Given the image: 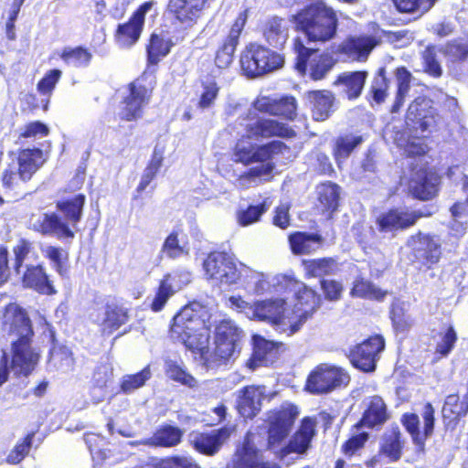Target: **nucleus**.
I'll return each mask as SVG.
<instances>
[{
	"instance_id": "obj_51",
	"label": "nucleus",
	"mask_w": 468,
	"mask_h": 468,
	"mask_svg": "<svg viewBox=\"0 0 468 468\" xmlns=\"http://www.w3.org/2000/svg\"><path fill=\"white\" fill-rule=\"evenodd\" d=\"M202 90L200 92L197 107L201 110H207L214 106L219 92V86L214 79H207L201 82Z\"/></svg>"
},
{
	"instance_id": "obj_12",
	"label": "nucleus",
	"mask_w": 468,
	"mask_h": 468,
	"mask_svg": "<svg viewBox=\"0 0 468 468\" xmlns=\"http://www.w3.org/2000/svg\"><path fill=\"white\" fill-rule=\"evenodd\" d=\"M298 414L297 408L292 405L282 406L281 410L270 412L268 443L271 449L288 436Z\"/></svg>"
},
{
	"instance_id": "obj_53",
	"label": "nucleus",
	"mask_w": 468,
	"mask_h": 468,
	"mask_svg": "<svg viewBox=\"0 0 468 468\" xmlns=\"http://www.w3.org/2000/svg\"><path fill=\"white\" fill-rule=\"evenodd\" d=\"M60 58L68 65H72L74 67H86L89 65L92 55L81 47L75 48H65Z\"/></svg>"
},
{
	"instance_id": "obj_35",
	"label": "nucleus",
	"mask_w": 468,
	"mask_h": 468,
	"mask_svg": "<svg viewBox=\"0 0 468 468\" xmlns=\"http://www.w3.org/2000/svg\"><path fill=\"white\" fill-rule=\"evenodd\" d=\"M291 249L294 254H309L317 250L322 245L323 239L317 234L296 232L289 237Z\"/></svg>"
},
{
	"instance_id": "obj_55",
	"label": "nucleus",
	"mask_w": 468,
	"mask_h": 468,
	"mask_svg": "<svg viewBox=\"0 0 468 468\" xmlns=\"http://www.w3.org/2000/svg\"><path fill=\"white\" fill-rule=\"evenodd\" d=\"M152 374L148 367L136 374L125 375L121 382V389L126 394H130L134 390L144 386L145 382L150 379Z\"/></svg>"
},
{
	"instance_id": "obj_22",
	"label": "nucleus",
	"mask_w": 468,
	"mask_h": 468,
	"mask_svg": "<svg viewBox=\"0 0 468 468\" xmlns=\"http://www.w3.org/2000/svg\"><path fill=\"white\" fill-rule=\"evenodd\" d=\"M247 136L250 139L269 138L271 136L292 137L293 130L275 120L261 119L247 125Z\"/></svg>"
},
{
	"instance_id": "obj_6",
	"label": "nucleus",
	"mask_w": 468,
	"mask_h": 468,
	"mask_svg": "<svg viewBox=\"0 0 468 468\" xmlns=\"http://www.w3.org/2000/svg\"><path fill=\"white\" fill-rule=\"evenodd\" d=\"M350 381L348 373L342 367L329 363L317 365L309 374L305 388L312 394H328L346 387Z\"/></svg>"
},
{
	"instance_id": "obj_45",
	"label": "nucleus",
	"mask_w": 468,
	"mask_h": 468,
	"mask_svg": "<svg viewBox=\"0 0 468 468\" xmlns=\"http://www.w3.org/2000/svg\"><path fill=\"white\" fill-rule=\"evenodd\" d=\"M463 188L467 196L466 201L464 203H456L451 208L453 218L452 229H455L458 233L463 232L468 224V177L464 178Z\"/></svg>"
},
{
	"instance_id": "obj_47",
	"label": "nucleus",
	"mask_w": 468,
	"mask_h": 468,
	"mask_svg": "<svg viewBox=\"0 0 468 468\" xmlns=\"http://www.w3.org/2000/svg\"><path fill=\"white\" fill-rule=\"evenodd\" d=\"M318 198L325 210L335 211L338 207L339 186L334 183H323L317 187Z\"/></svg>"
},
{
	"instance_id": "obj_15",
	"label": "nucleus",
	"mask_w": 468,
	"mask_h": 468,
	"mask_svg": "<svg viewBox=\"0 0 468 468\" xmlns=\"http://www.w3.org/2000/svg\"><path fill=\"white\" fill-rule=\"evenodd\" d=\"M406 118L408 122L418 124L422 133L436 130L442 122L436 109L431 107V101L420 97L409 106Z\"/></svg>"
},
{
	"instance_id": "obj_33",
	"label": "nucleus",
	"mask_w": 468,
	"mask_h": 468,
	"mask_svg": "<svg viewBox=\"0 0 468 468\" xmlns=\"http://www.w3.org/2000/svg\"><path fill=\"white\" fill-rule=\"evenodd\" d=\"M264 58L259 52V45L251 43L248 45L240 54V67L243 73L249 78H256L263 75L261 58Z\"/></svg>"
},
{
	"instance_id": "obj_2",
	"label": "nucleus",
	"mask_w": 468,
	"mask_h": 468,
	"mask_svg": "<svg viewBox=\"0 0 468 468\" xmlns=\"http://www.w3.org/2000/svg\"><path fill=\"white\" fill-rule=\"evenodd\" d=\"M295 28L314 47L334 40L339 25L338 12L324 0H314L294 16Z\"/></svg>"
},
{
	"instance_id": "obj_10",
	"label": "nucleus",
	"mask_w": 468,
	"mask_h": 468,
	"mask_svg": "<svg viewBox=\"0 0 468 468\" xmlns=\"http://www.w3.org/2000/svg\"><path fill=\"white\" fill-rule=\"evenodd\" d=\"M203 267L207 279L221 285L234 284L240 277L233 260L225 252L210 253Z\"/></svg>"
},
{
	"instance_id": "obj_52",
	"label": "nucleus",
	"mask_w": 468,
	"mask_h": 468,
	"mask_svg": "<svg viewBox=\"0 0 468 468\" xmlns=\"http://www.w3.org/2000/svg\"><path fill=\"white\" fill-rule=\"evenodd\" d=\"M183 431L173 426H165L158 430L152 440L155 445L163 447H172L178 444L181 441Z\"/></svg>"
},
{
	"instance_id": "obj_44",
	"label": "nucleus",
	"mask_w": 468,
	"mask_h": 468,
	"mask_svg": "<svg viewBox=\"0 0 468 468\" xmlns=\"http://www.w3.org/2000/svg\"><path fill=\"white\" fill-rule=\"evenodd\" d=\"M313 116L316 121L325 120L333 106V96L328 91L312 92Z\"/></svg>"
},
{
	"instance_id": "obj_41",
	"label": "nucleus",
	"mask_w": 468,
	"mask_h": 468,
	"mask_svg": "<svg viewBox=\"0 0 468 468\" xmlns=\"http://www.w3.org/2000/svg\"><path fill=\"white\" fill-rule=\"evenodd\" d=\"M247 21V11L241 12L232 25L229 33L222 45L219 47L221 51L233 58L236 48L239 44V36Z\"/></svg>"
},
{
	"instance_id": "obj_18",
	"label": "nucleus",
	"mask_w": 468,
	"mask_h": 468,
	"mask_svg": "<svg viewBox=\"0 0 468 468\" xmlns=\"http://www.w3.org/2000/svg\"><path fill=\"white\" fill-rule=\"evenodd\" d=\"M151 92L144 85L134 81L129 86V94L125 97L119 112L121 119L134 121L142 117L143 109L148 104Z\"/></svg>"
},
{
	"instance_id": "obj_8",
	"label": "nucleus",
	"mask_w": 468,
	"mask_h": 468,
	"mask_svg": "<svg viewBox=\"0 0 468 468\" xmlns=\"http://www.w3.org/2000/svg\"><path fill=\"white\" fill-rule=\"evenodd\" d=\"M406 247L410 250V260L420 266L430 267L439 261L441 257V245L434 237L418 232L411 235Z\"/></svg>"
},
{
	"instance_id": "obj_34",
	"label": "nucleus",
	"mask_w": 468,
	"mask_h": 468,
	"mask_svg": "<svg viewBox=\"0 0 468 468\" xmlns=\"http://www.w3.org/2000/svg\"><path fill=\"white\" fill-rule=\"evenodd\" d=\"M367 76L366 71L344 73L338 77L335 84L341 87L348 99H356L361 94Z\"/></svg>"
},
{
	"instance_id": "obj_36",
	"label": "nucleus",
	"mask_w": 468,
	"mask_h": 468,
	"mask_svg": "<svg viewBox=\"0 0 468 468\" xmlns=\"http://www.w3.org/2000/svg\"><path fill=\"white\" fill-rule=\"evenodd\" d=\"M263 36L267 42L274 47H282L288 38L286 22L279 17H272L264 26Z\"/></svg>"
},
{
	"instance_id": "obj_23",
	"label": "nucleus",
	"mask_w": 468,
	"mask_h": 468,
	"mask_svg": "<svg viewBox=\"0 0 468 468\" xmlns=\"http://www.w3.org/2000/svg\"><path fill=\"white\" fill-rule=\"evenodd\" d=\"M315 420L312 418L303 419L298 431L290 439L288 444L282 449V457L292 452L305 453L315 434Z\"/></svg>"
},
{
	"instance_id": "obj_9",
	"label": "nucleus",
	"mask_w": 468,
	"mask_h": 468,
	"mask_svg": "<svg viewBox=\"0 0 468 468\" xmlns=\"http://www.w3.org/2000/svg\"><path fill=\"white\" fill-rule=\"evenodd\" d=\"M3 330L11 343L32 340L34 335L27 312L16 303H10L5 307Z\"/></svg>"
},
{
	"instance_id": "obj_24",
	"label": "nucleus",
	"mask_w": 468,
	"mask_h": 468,
	"mask_svg": "<svg viewBox=\"0 0 468 468\" xmlns=\"http://www.w3.org/2000/svg\"><path fill=\"white\" fill-rule=\"evenodd\" d=\"M231 429L228 427L213 431L211 433H197L192 436L194 448L205 454H215L229 438Z\"/></svg>"
},
{
	"instance_id": "obj_60",
	"label": "nucleus",
	"mask_w": 468,
	"mask_h": 468,
	"mask_svg": "<svg viewBox=\"0 0 468 468\" xmlns=\"http://www.w3.org/2000/svg\"><path fill=\"white\" fill-rule=\"evenodd\" d=\"M35 433L31 432L20 442H17L6 457V462L11 464L19 463L28 453Z\"/></svg>"
},
{
	"instance_id": "obj_29",
	"label": "nucleus",
	"mask_w": 468,
	"mask_h": 468,
	"mask_svg": "<svg viewBox=\"0 0 468 468\" xmlns=\"http://www.w3.org/2000/svg\"><path fill=\"white\" fill-rule=\"evenodd\" d=\"M207 0H170L168 9L182 23L192 24L200 16Z\"/></svg>"
},
{
	"instance_id": "obj_62",
	"label": "nucleus",
	"mask_w": 468,
	"mask_h": 468,
	"mask_svg": "<svg viewBox=\"0 0 468 468\" xmlns=\"http://www.w3.org/2000/svg\"><path fill=\"white\" fill-rule=\"evenodd\" d=\"M424 61L425 71L433 77H440L441 75V68L436 59V54L433 48H427L422 53Z\"/></svg>"
},
{
	"instance_id": "obj_13",
	"label": "nucleus",
	"mask_w": 468,
	"mask_h": 468,
	"mask_svg": "<svg viewBox=\"0 0 468 468\" xmlns=\"http://www.w3.org/2000/svg\"><path fill=\"white\" fill-rule=\"evenodd\" d=\"M242 331L230 320L221 321L216 327L214 356L227 360L237 348Z\"/></svg>"
},
{
	"instance_id": "obj_63",
	"label": "nucleus",
	"mask_w": 468,
	"mask_h": 468,
	"mask_svg": "<svg viewBox=\"0 0 468 468\" xmlns=\"http://www.w3.org/2000/svg\"><path fill=\"white\" fill-rule=\"evenodd\" d=\"M155 468H199L191 458L176 456L160 461Z\"/></svg>"
},
{
	"instance_id": "obj_58",
	"label": "nucleus",
	"mask_w": 468,
	"mask_h": 468,
	"mask_svg": "<svg viewBox=\"0 0 468 468\" xmlns=\"http://www.w3.org/2000/svg\"><path fill=\"white\" fill-rule=\"evenodd\" d=\"M163 157L156 152L154 153L150 164L144 171L141 181L137 186L138 192H143L155 177L157 172L162 166Z\"/></svg>"
},
{
	"instance_id": "obj_26",
	"label": "nucleus",
	"mask_w": 468,
	"mask_h": 468,
	"mask_svg": "<svg viewBox=\"0 0 468 468\" xmlns=\"http://www.w3.org/2000/svg\"><path fill=\"white\" fill-rule=\"evenodd\" d=\"M43 152L40 149H24L20 151L16 157V165L18 176L21 182H27L44 164Z\"/></svg>"
},
{
	"instance_id": "obj_14",
	"label": "nucleus",
	"mask_w": 468,
	"mask_h": 468,
	"mask_svg": "<svg viewBox=\"0 0 468 468\" xmlns=\"http://www.w3.org/2000/svg\"><path fill=\"white\" fill-rule=\"evenodd\" d=\"M385 347L382 336L375 335L365 340L351 352L353 366L364 372H372L376 368L378 356Z\"/></svg>"
},
{
	"instance_id": "obj_4",
	"label": "nucleus",
	"mask_w": 468,
	"mask_h": 468,
	"mask_svg": "<svg viewBox=\"0 0 468 468\" xmlns=\"http://www.w3.org/2000/svg\"><path fill=\"white\" fill-rule=\"evenodd\" d=\"M252 320L271 324L276 331L292 335L306 322L308 314H295L282 298H271L254 303Z\"/></svg>"
},
{
	"instance_id": "obj_20",
	"label": "nucleus",
	"mask_w": 468,
	"mask_h": 468,
	"mask_svg": "<svg viewBox=\"0 0 468 468\" xmlns=\"http://www.w3.org/2000/svg\"><path fill=\"white\" fill-rule=\"evenodd\" d=\"M364 412L359 425L369 429L381 427L389 419L387 405L379 396H371L363 401Z\"/></svg>"
},
{
	"instance_id": "obj_46",
	"label": "nucleus",
	"mask_w": 468,
	"mask_h": 468,
	"mask_svg": "<svg viewBox=\"0 0 468 468\" xmlns=\"http://www.w3.org/2000/svg\"><path fill=\"white\" fill-rule=\"evenodd\" d=\"M396 78L398 82V91L396 100L391 108L392 112H397L403 105L406 97L410 89V82L412 80L411 73L405 68H399L396 71Z\"/></svg>"
},
{
	"instance_id": "obj_50",
	"label": "nucleus",
	"mask_w": 468,
	"mask_h": 468,
	"mask_svg": "<svg viewBox=\"0 0 468 468\" xmlns=\"http://www.w3.org/2000/svg\"><path fill=\"white\" fill-rule=\"evenodd\" d=\"M298 299L300 304L305 305L306 308L302 311L299 310V312L294 311L295 314H308L306 321L312 317L322 303L321 296L315 291L307 287H303V290L299 291Z\"/></svg>"
},
{
	"instance_id": "obj_61",
	"label": "nucleus",
	"mask_w": 468,
	"mask_h": 468,
	"mask_svg": "<svg viewBox=\"0 0 468 468\" xmlns=\"http://www.w3.org/2000/svg\"><path fill=\"white\" fill-rule=\"evenodd\" d=\"M166 374L172 379L181 382L184 385L193 387L196 385V379L182 369L178 365L173 361H167L166 364Z\"/></svg>"
},
{
	"instance_id": "obj_11",
	"label": "nucleus",
	"mask_w": 468,
	"mask_h": 468,
	"mask_svg": "<svg viewBox=\"0 0 468 468\" xmlns=\"http://www.w3.org/2000/svg\"><path fill=\"white\" fill-rule=\"evenodd\" d=\"M431 212L424 210H410L398 207L380 214L376 220L378 230L381 232H395L407 229L416 224L424 217H429Z\"/></svg>"
},
{
	"instance_id": "obj_28",
	"label": "nucleus",
	"mask_w": 468,
	"mask_h": 468,
	"mask_svg": "<svg viewBox=\"0 0 468 468\" xmlns=\"http://www.w3.org/2000/svg\"><path fill=\"white\" fill-rule=\"evenodd\" d=\"M242 287L244 290L254 295H261L270 290L271 283L269 275L253 270L246 265H241L239 270Z\"/></svg>"
},
{
	"instance_id": "obj_40",
	"label": "nucleus",
	"mask_w": 468,
	"mask_h": 468,
	"mask_svg": "<svg viewBox=\"0 0 468 468\" xmlns=\"http://www.w3.org/2000/svg\"><path fill=\"white\" fill-rule=\"evenodd\" d=\"M362 142L363 137L361 135L346 134L336 138L333 154L338 165L347 159L353 150Z\"/></svg>"
},
{
	"instance_id": "obj_1",
	"label": "nucleus",
	"mask_w": 468,
	"mask_h": 468,
	"mask_svg": "<svg viewBox=\"0 0 468 468\" xmlns=\"http://www.w3.org/2000/svg\"><path fill=\"white\" fill-rule=\"evenodd\" d=\"M289 148L281 141H272L270 144L254 146L243 140L238 142L234 151V161L249 165L261 163L240 175L236 179L239 188L248 189L255 187L263 182L271 180L274 165L270 160L277 154H283Z\"/></svg>"
},
{
	"instance_id": "obj_32",
	"label": "nucleus",
	"mask_w": 468,
	"mask_h": 468,
	"mask_svg": "<svg viewBox=\"0 0 468 468\" xmlns=\"http://www.w3.org/2000/svg\"><path fill=\"white\" fill-rule=\"evenodd\" d=\"M253 339L254 348L251 358L248 362L249 367L254 369L261 366L271 364L277 354L275 344L260 336H255Z\"/></svg>"
},
{
	"instance_id": "obj_16",
	"label": "nucleus",
	"mask_w": 468,
	"mask_h": 468,
	"mask_svg": "<svg viewBox=\"0 0 468 468\" xmlns=\"http://www.w3.org/2000/svg\"><path fill=\"white\" fill-rule=\"evenodd\" d=\"M190 282L191 273L186 270H176L165 275L151 303L152 310L161 311L168 299Z\"/></svg>"
},
{
	"instance_id": "obj_38",
	"label": "nucleus",
	"mask_w": 468,
	"mask_h": 468,
	"mask_svg": "<svg viewBox=\"0 0 468 468\" xmlns=\"http://www.w3.org/2000/svg\"><path fill=\"white\" fill-rule=\"evenodd\" d=\"M303 264L306 273L312 277L334 275L339 271V264L334 258L305 260Z\"/></svg>"
},
{
	"instance_id": "obj_43",
	"label": "nucleus",
	"mask_w": 468,
	"mask_h": 468,
	"mask_svg": "<svg viewBox=\"0 0 468 468\" xmlns=\"http://www.w3.org/2000/svg\"><path fill=\"white\" fill-rule=\"evenodd\" d=\"M468 412V394L460 399L457 394L449 395L442 408V415L447 419H458Z\"/></svg>"
},
{
	"instance_id": "obj_54",
	"label": "nucleus",
	"mask_w": 468,
	"mask_h": 468,
	"mask_svg": "<svg viewBox=\"0 0 468 468\" xmlns=\"http://www.w3.org/2000/svg\"><path fill=\"white\" fill-rule=\"evenodd\" d=\"M271 206V202L269 198H266L261 205L250 206L247 209L240 210L238 213V222L243 227L253 224L260 220L261 215L265 213Z\"/></svg>"
},
{
	"instance_id": "obj_7",
	"label": "nucleus",
	"mask_w": 468,
	"mask_h": 468,
	"mask_svg": "<svg viewBox=\"0 0 468 468\" xmlns=\"http://www.w3.org/2000/svg\"><path fill=\"white\" fill-rule=\"evenodd\" d=\"M294 50L297 53V70L303 74L309 67L310 76L314 80H322L335 65L331 56L319 54L318 47L307 48L300 39L295 40Z\"/></svg>"
},
{
	"instance_id": "obj_56",
	"label": "nucleus",
	"mask_w": 468,
	"mask_h": 468,
	"mask_svg": "<svg viewBox=\"0 0 468 468\" xmlns=\"http://www.w3.org/2000/svg\"><path fill=\"white\" fill-rule=\"evenodd\" d=\"M351 293L361 298L381 300L385 297L387 292L382 291L372 282L362 279L355 282Z\"/></svg>"
},
{
	"instance_id": "obj_37",
	"label": "nucleus",
	"mask_w": 468,
	"mask_h": 468,
	"mask_svg": "<svg viewBox=\"0 0 468 468\" xmlns=\"http://www.w3.org/2000/svg\"><path fill=\"white\" fill-rule=\"evenodd\" d=\"M401 449L399 429L391 427L382 436L380 452L388 457L390 461L395 462L401 457Z\"/></svg>"
},
{
	"instance_id": "obj_39",
	"label": "nucleus",
	"mask_w": 468,
	"mask_h": 468,
	"mask_svg": "<svg viewBox=\"0 0 468 468\" xmlns=\"http://www.w3.org/2000/svg\"><path fill=\"white\" fill-rule=\"evenodd\" d=\"M129 319V308L123 304L110 303L105 310L103 320V331L109 329V333L118 329Z\"/></svg>"
},
{
	"instance_id": "obj_59",
	"label": "nucleus",
	"mask_w": 468,
	"mask_h": 468,
	"mask_svg": "<svg viewBox=\"0 0 468 468\" xmlns=\"http://www.w3.org/2000/svg\"><path fill=\"white\" fill-rule=\"evenodd\" d=\"M162 252L169 259H176L183 255H187L188 250L185 245L180 244L176 233H171L162 246Z\"/></svg>"
},
{
	"instance_id": "obj_30",
	"label": "nucleus",
	"mask_w": 468,
	"mask_h": 468,
	"mask_svg": "<svg viewBox=\"0 0 468 468\" xmlns=\"http://www.w3.org/2000/svg\"><path fill=\"white\" fill-rule=\"evenodd\" d=\"M377 41L372 37H349L340 47L341 51L355 60H366L376 47Z\"/></svg>"
},
{
	"instance_id": "obj_27",
	"label": "nucleus",
	"mask_w": 468,
	"mask_h": 468,
	"mask_svg": "<svg viewBox=\"0 0 468 468\" xmlns=\"http://www.w3.org/2000/svg\"><path fill=\"white\" fill-rule=\"evenodd\" d=\"M255 108L260 112L281 115L290 120L296 116V101L293 97L287 96L280 100L263 97L256 101Z\"/></svg>"
},
{
	"instance_id": "obj_5",
	"label": "nucleus",
	"mask_w": 468,
	"mask_h": 468,
	"mask_svg": "<svg viewBox=\"0 0 468 468\" xmlns=\"http://www.w3.org/2000/svg\"><path fill=\"white\" fill-rule=\"evenodd\" d=\"M85 203V196L76 195L73 198L58 203V208L63 213L68 223L63 222L55 214H43L35 222L33 228L43 233L55 235L58 238H73L74 233L69 225L75 227L80 221L82 208Z\"/></svg>"
},
{
	"instance_id": "obj_57",
	"label": "nucleus",
	"mask_w": 468,
	"mask_h": 468,
	"mask_svg": "<svg viewBox=\"0 0 468 468\" xmlns=\"http://www.w3.org/2000/svg\"><path fill=\"white\" fill-rule=\"evenodd\" d=\"M259 52L264 58H261L263 75L281 69L283 66L284 58L282 55L272 51L261 45H259Z\"/></svg>"
},
{
	"instance_id": "obj_21",
	"label": "nucleus",
	"mask_w": 468,
	"mask_h": 468,
	"mask_svg": "<svg viewBox=\"0 0 468 468\" xmlns=\"http://www.w3.org/2000/svg\"><path fill=\"white\" fill-rule=\"evenodd\" d=\"M265 387L248 386L239 391L238 410L244 418L255 417L261 409L265 399Z\"/></svg>"
},
{
	"instance_id": "obj_42",
	"label": "nucleus",
	"mask_w": 468,
	"mask_h": 468,
	"mask_svg": "<svg viewBox=\"0 0 468 468\" xmlns=\"http://www.w3.org/2000/svg\"><path fill=\"white\" fill-rule=\"evenodd\" d=\"M237 468H280L275 463H261L258 460V452L252 447L249 440H246L242 449L238 454Z\"/></svg>"
},
{
	"instance_id": "obj_49",
	"label": "nucleus",
	"mask_w": 468,
	"mask_h": 468,
	"mask_svg": "<svg viewBox=\"0 0 468 468\" xmlns=\"http://www.w3.org/2000/svg\"><path fill=\"white\" fill-rule=\"evenodd\" d=\"M49 366L63 373L71 371L74 367L72 352L65 346L54 348L50 353Z\"/></svg>"
},
{
	"instance_id": "obj_25",
	"label": "nucleus",
	"mask_w": 468,
	"mask_h": 468,
	"mask_svg": "<svg viewBox=\"0 0 468 468\" xmlns=\"http://www.w3.org/2000/svg\"><path fill=\"white\" fill-rule=\"evenodd\" d=\"M22 283L24 287L33 289L41 294L52 295L57 292L41 265H27Z\"/></svg>"
},
{
	"instance_id": "obj_64",
	"label": "nucleus",
	"mask_w": 468,
	"mask_h": 468,
	"mask_svg": "<svg viewBox=\"0 0 468 468\" xmlns=\"http://www.w3.org/2000/svg\"><path fill=\"white\" fill-rule=\"evenodd\" d=\"M444 54L452 60L464 59L468 56V43L450 42L444 48Z\"/></svg>"
},
{
	"instance_id": "obj_17",
	"label": "nucleus",
	"mask_w": 468,
	"mask_h": 468,
	"mask_svg": "<svg viewBox=\"0 0 468 468\" xmlns=\"http://www.w3.org/2000/svg\"><path fill=\"white\" fill-rule=\"evenodd\" d=\"M154 5V1L145 2L136 10L127 23L119 25L115 37L120 48H131L138 41L144 27L145 14L151 10Z\"/></svg>"
},
{
	"instance_id": "obj_19",
	"label": "nucleus",
	"mask_w": 468,
	"mask_h": 468,
	"mask_svg": "<svg viewBox=\"0 0 468 468\" xmlns=\"http://www.w3.org/2000/svg\"><path fill=\"white\" fill-rule=\"evenodd\" d=\"M32 340L13 342L12 368L16 374L27 376L37 366L39 354L31 346Z\"/></svg>"
},
{
	"instance_id": "obj_48",
	"label": "nucleus",
	"mask_w": 468,
	"mask_h": 468,
	"mask_svg": "<svg viewBox=\"0 0 468 468\" xmlns=\"http://www.w3.org/2000/svg\"><path fill=\"white\" fill-rule=\"evenodd\" d=\"M172 45L173 43L170 39L153 34L147 48L149 62L151 64H156L162 57L169 53Z\"/></svg>"
},
{
	"instance_id": "obj_3",
	"label": "nucleus",
	"mask_w": 468,
	"mask_h": 468,
	"mask_svg": "<svg viewBox=\"0 0 468 468\" xmlns=\"http://www.w3.org/2000/svg\"><path fill=\"white\" fill-rule=\"evenodd\" d=\"M205 313V308L198 303L185 306L175 315L170 335L175 342L208 359L210 334L203 318Z\"/></svg>"
},
{
	"instance_id": "obj_31",
	"label": "nucleus",
	"mask_w": 468,
	"mask_h": 468,
	"mask_svg": "<svg viewBox=\"0 0 468 468\" xmlns=\"http://www.w3.org/2000/svg\"><path fill=\"white\" fill-rule=\"evenodd\" d=\"M438 177L425 172L419 173L410 181L409 188L411 194L419 199L428 200L437 193Z\"/></svg>"
}]
</instances>
